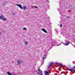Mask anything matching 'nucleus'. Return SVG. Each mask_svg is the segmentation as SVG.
Wrapping results in <instances>:
<instances>
[{
  "label": "nucleus",
  "mask_w": 75,
  "mask_h": 75,
  "mask_svg": "<svg viewBox=\"0 0 75 75\" xmlns=\"http://www.w3.org/2000/svg\"><path fill=\"white\" fill-rule=\"evenodd\" d=\"M47 25H48V24H47Z\"/></svg>",
  "instance_id": "obj_37"
},
{
  "label": "nucleus",
  "mask_w": 75,
  "mask_h": 75,
  "mask_svg": "<svg viewBox=\"0 0 75 75\" xmlns=\"http://www.w3.org/2000/svg\"><path fill=\"white\" fill-rule=\"evenodd\" d=\"M7 74H8V75H11V74L9 72H7Z\"/></svg>",
  "instance_id": "obj_13"
},
{
  "label": "nucleus",
  "mask_w": 75,
  "mask_h": 75,
  "mask_svg": "<svg viewBox=\"0 0 75 75\" xmlns=\"http://www.w3.org/2000/svg\"><path fill=\"white\" fill-rule=\"evenodd\" d=\"M68 69L69 71H71V72H75V69H70L69 68H68Z\"/></svg>",
  "instance_id": "obj_3"
},
{
  "label": "nucleus",
  "mask_w": 75,
  "mask_h": 75,
  "mask_svg": "<svg viewBox=\"0 0 75 75\" xmlns=\"http://www.w3.org/2000/svg\"><path fill=\"white\" fill-rule=\"evenodd\" d=\"M0 19L3 20H6L7 18H5L4 16L1 15L0 16Z\"/></svg>",
  "instance_id": "obj_1"
},
{
  "label": "nucleus",
  "mask_w": 75,
  "mask_h": 75,
  "mask_svg": "<svg viewBox=\"0 0 75 75\" xmlns=\"http://www.w3.org/2000/svg\"><path fill=\"white\" fill-rule=\"evenodd\" d=\"M0 34H1V33H0Z\"/></svg>",
  "instance_id": "obj_36"
},
{
  "label": "nucleus",
  "mask_w": 75,
  "mask_h": 75,
  "mask_svg": "<svg viewBox=\"0 0 75 75\" xmlns=\"http://www.w3.org/2000/svg\"><path fill=\"white\" fill-rule=\"evenodd\" d=\"M57 64V63H55V64Z\"/></svg>",
  "instance_id": "obj_32"
},
{
  "label": "nucleus",
  "mask_w": 75,
  "mask_h": 75,
  "mask_svg": "<svg viewBox=\"0 0 75 75\" xmlns=\"http://www.w3.org/2000/svg\"><path fill=\"white\" fill-rule=\"evenodd\" d=\"M59 65H60L61 67H63V65L62 64H59Z\"/></svg>",
  "instance_id": "obj_16"
},
{
  "label": "nucleus",
  "mask_w": 75,
  "mask_h": 75,
  "mask_svg": "<svg viewBox=\"0 0 75 75\" xmlns=\"http://www.w3.org/2000/svg\"><path fill=\"white\" fill-rule=\"evenodd\" d=\"M50 72V70H49L48 71H45V75H49V72Z\"/></svg>",
  "instance_id": "obj_4"
},
{
  "label": "nucleus",
  "mask_w": 75,
  "mask_h": 75,
  "mask_svg": "<svg viewBox=\"0 0 75 75\" xmlns=\"http://www.w3.org/2000/svg\"><path fill=\"white\" fill-rule=\"evenodd\" d=\"M69 17H70L69 16H68V17H67V18H69Z\"/></svg>",
  "instance_id": "obj_33"
},
{
  "label": "nucleus",
  "mask_w": 75,
  "mask_h": 75,
  "mask_svg": "<svg viewBox=\"0 0 75 75\" xmlns=\"http://www.w3.org/2000/svg\"><path fill=\"white\" fill-rule=\"evenodd\" d=\"M17 62L18 64H20V63H21V60H18L17 61Z\"/></svg>",
  "instance_id": "obj_8"
},
{
  "label": "nucleus",
  "mask_w": 75,
  "mask_h": 75,
  "mask_svg": "<svg viewBox=\"0 0 75 75\" xmlns=\"http://www.w3.org/2000/svg\"><path fill=\"white\" fill-rule=\"evenodd\" d=\"M62 24H61L60 25V27H62Z\"/></svg>",
  "instance_id": "obj_22"
},
{
  "label": "nucleus",
  "mask_w": 75,
  "mask_h": 75,
  "mask_svg": "<svg viewBox=\"0 0 75 75\" xmlns=\"http://www.w3.org/2000/svg\"><path fill=\"white\" fill-rule=\"evenodd\" d=\"M58 10L59 12V13L61 12L60 13V14H61V13H62V11H63V10L62 9V8H59L58 9Z\"/></svg>",
  "instance_id": "obj_2"
},
{
  "label": "nucleus",
  "mask_w": 75,
  "mask_h": 75,
  "mask_svg": "<svg viewBox=\"0 0 75 75\" xmlns=\"http://www.w3.org/2000/svg\"><path fill=\"white\" fill-rule=\"evenodd\" d=\"M54 64V63H51V65Z\"/></svg>",
  "instance_id": "obj_23"
},
{
  "label": "nucleus",
  "mask_w": 75,
  "mask_h": 75,
  "mask_svg": "<svg viewBox=\"0 0 75 75\" xmlns=\"http://www.w3.org/2000/svg\"><path fill=\"white\" fill-rule=\"evenodd\" d=\"M56 41H54V42H53V44H56Z\"/></svg>",
  "instance_id": "obj_17"
},
{
  "label": "nucleus",
  "mask_w": 75,
  "mask_h": 75,
  "mask_svg": "<svg viewBox=\"0 0 75 75\" xmlns=\"http://www.w3.org/2000/svg\"><path fill=\"white\" fill-rule=\"evenodd\" d=\"M73 68H74V69H75V66Z\"/></svg>",
  "instance_id": "obj_28"
},
{
  "label": "nucleus",
  "mask_w": 75,
  "mask_h": 75,
  "mask_svg": "<svg viewBox=\"0 0 75 75\" xmlns=\"http://www.w3.org/2000/svg\"><path fill=\"white\" fill-rule=\"evenodd\" d=\"M74 17H75V16H74Z\"/></svg>",
  "instance_id": "obj_35"
},
{
  "label": "nucleus",
  "mask_w": 75,
  "mask_h": 75,
  "mask_svg": "<svg viewBox=\"0 0 75 75\" xmlns=\"http://www.w3.org/2000/svg\"><path fill=\"white\" fill-rule=\"evenodd\" d=\"M46 57H47V56H46V55L45 54L44 57L43 58V59H45Z\"/></svg>",
  "instance_id": "obj_9"
},
{
  "label": "nucleus",
  "mask_w": 75,
  "mask_h": 75,
  "mask_svg": "<svg viewBox=\"0 0 75 75\" xmlns=\"http://www.w3.org/2000/svg\"><path fill=\"white\" fill-rule=\"evenodd\" d=\"M51 64H49V67H51Z\"/></svg>",
  "instance_id": "obj_21"
},
{
  "label": "nucleus",
  "mask_w": 75,
  "mask_h": 75,
  "mask_svg": "<svg viewBox=\"0 0 75 75\" xmlns=\"http://www.w3.org/2000/svg\"><path fill=\"white\" fill-rule=\"evenodd\" d=\"M42 30L43 31H44V32H45V33H47V31H46V30H45V29L43 28L42 29Z\"/></svg>",
  "instance_id": "obj_7"
},
{
  "label": "nucleus",
  "mask_w": 75,
  "mask_h": 75,
  "mask_svg": "<svg viewBox=\"0 0 75 75\" xmlns=\"http://www.w3.org/2000/svg\"><path fill=\"white\" fill-rule=\"evenodd\" d=\"M70 42L69 41H66L65 42V43L64 44L65 45H68L69 44Z\"/></svg>",
  "instance_id": "obj_6"
},
{
  "label": "nucleus",
  "mask_w": 75,
  "mask_h": 75,
  "mask_svg": "<svg viewBox=\"0 0 75 75\" xmlns=\"http://www.w3.org/2000/svg\"><path fill=\"white\" fill-rule=\"evenodd\" d=\"M57 65H59V63H58L57 64Z\"/></svg>",
  "instance_id": "obj_30"
},
{
  "label": "nucleus",
  "mask_w": 75,
  "mask_h": 75,
  "mask_svg": "<svg viewBox=\"0 0 75 75\" xmlns=\"http://www.w3.org/2000/svg\"><path fill=\"white\" fill-rule=\"evenodd\" d=\"M27 43H28V42L25 41V45H27Z\"/></svg>",
  "instance_id": "obj_12"
},
{
  "label": "nucleus",
  "mask_w": 75,
  "mask_h": 75,
  "mask_svg": "<svg viewBox=\"0 0 75 75\" xmlns=\"http://www.w3.org/2000/svg\"><path fill=\"white\" fill-rule=\"evenodd\" d=\"M56 31V34H58V31H57V30H56V29L55 30Z\"/></svg>",
  "instance_id": "obj_18"
},
{
  "label": "nucleus",
  "mask_w": 75,
  "mask_h": 75,
  "mask_svg": "<svg viewBox=\"0 0 75 75\" xmlns=\"http://www.w3.org/2000/svg\"><path fill=\"white\" fill-rule=\"evenodd\" d=\"M59 3L60 4H60H63V3H62V1H60Z\"/></svg>",
  "instance_id": "obj_15"
},
{
  "label": "nucleus",
  "mask_w": 75,
  "mask_h": 75,
  "mask_svg": "<svg viewBox=\"0 0 75 75\" xmlns=\"http://www.w3.org/2000/svg\"><path fill=\"white\" fill-rule=\"evenodd\" d=\"M38 71L39 73H41V72H42V71H41V70H40V69H38Z\"/></svg>",
  "instance_id": "obj_10"
},
{
  "label": "nucleus",
  "mask_w": 75,
  "mask_h": 75,
  "mask_svg": "<svg viewBox=\"0 0 75 75\" xmlns=\"http://www.w3.org/2000/svg\"><path fill=\"white\" fill-rule=\"evenodd\" d=\"M49 45V47H50L51 46H50V45H51V47H50V48L51 47H52V44H50Z\"/></svg>",
  "instance_id": "obj_19"
},
{
  "label": "nucleus",
  "mask_w": 75,
  "mask_h": 75,
  "mask_svg": "<svg viewBox=\"0 0 75 75\" xmlns=\"http://www.w3.org/2000/svg\"><path fill=\"white\" fill-rule=\"evenodd\" d=\"M61 16H62V14H61Z\"/></svg>",
  "instance_id": "obj_34"
},
{
  "label": "nucleus",
  "mask_w": 75,
  "mask_h": 75,
  "mask_svg": "<svg viewBox=\"0 0 75 75\" xmlns=\"http://www.w3.org/2000/svg\"><path fill=\"white\" fill-rule=\"evenodd\" d=\"M46 1L47 2H48L49 1H48V0H46Z\"/></svg>",
  "instance_id": "obj_26"
},
{
  "label": "nucleus",
  "mask_w": 75,
  "mask_h": 75,
  "mask_svg": "<svg viewBox=\"0 0 75 75\" xmlns=\"http://www.w3.org/2000/svg\"><path fill=\"white\" fill-rule=\"evenodd\" d=\"M23 8L24 9V10H25V9H27V7L25 6H24L23 7Z\"/></svg>",
  "instance_id": "obj_11"
},
{
  "label": "nucleus",
  "mask_w": 75,
  "mask_h": 75,
  "mask_svg": "<svg viewBox=\"0 0 75 75\" xmlns=\"http://www.w3.org/2000/svg\"><path fill=\"white\" fill-rule=\"evenodd\" d=\"M40 75H42V74H40Z\"/></svg>",
  "instance_id": "obj_29"
},
{
  "label": "nucleus",
  "mask_w": 75,
  "mask_h": 75,
  "mask_svg": "<svg viewBox=\"0 0 75 75\" xmlns=\"http://www.w3.org/2000/svg\"><path fill=\"white\" fill-rule=\"evenodd\" d=\"M16 6H18L21 9H23V8L22 7V6H21V4H16Z\"/></svg>",
  "instance_id": "obj_5"
},
{
  "label": "nucleus",
  "mask_w": 75,
  "mask_h": 75,
  "mask_svg": "<svg viewBox=\"0 0 75 75\" xmlns=\"http://www.w3.org/2000/svg\"><path fill=\"white\" fill-rule=\"evenodd\" d=\"M26 28H23V30H26Z\"/></svg>",
  "instance_id": "obj_24"
},
{
  "label": "nucleus",
  "mask_w": 75,
  "mask_h": 75,
  "mask_svg": "<svg viewBox=\"0 0 75 75\" xmlns=\"http://www.w3.org/2000/svg\"><path fill=\"white\" fill-rule=\"evenodd\" d=\"M47 68H48V69H50V66H48L47 67Z\"/></svg>",
  "instance_id": "obj_25"
},
{
  "label": "nucleus",
  "mask_w": 75,
  "mask_h": 75,
  "mask_svg": "<svg viewBox=\"0 0 75 75\" xmlns=\"http://www.w3.org/2000/svg\"><path fill=\"white\" fill-rule=\"evenodd\" d=\"M6 5V3H4V2H3V4H2V6H4Z\"/></svg>",
  "instance_id": "obj_14"
},
{
  "label": "nucleus",
  "mask_w": 75,
  "mask_h": 75,
  "mask_svg": "<svg viewBox=\"0 0 75 75\" xmlns=\"http://www.w3.org/2000/svg\"><path fill=\"white\" fill-rule=\"evenodd\" d=\"M61 45V44H60L59 45H58L57 46H59V45Z\"/></svg>",
  "instance_id": "obj_31"
},
{
  "label": "nucleus",
  "mask_w": 75,
  "mask_h": 75,
  "mask_svg": "<svg viewBox=\"0 0 75 75\" xmlns=\"http://www.w3.org/2000/svg\"><path fill=\"white\" fill-rule=\"evenodd\" d=\"M13 16H14V15H15V13H13Z\"/></svg>",
  "instance_id": "obj_27"
},
{
  "label": "nucleus",
  "mask_w": 75,
  "mask_h": 75,
  "mask_svg": "<svg viewBox=\"0 0 75 75\" xmlns=\"http://www.w3.org/2000/svg\"><path fill=\"white\" fill-rule=\"evenodd\" d=\"M34 7L35 8H37V6H35Z\"/></svg>",
  "instance_id": "obj_20"
}]
</instances>
